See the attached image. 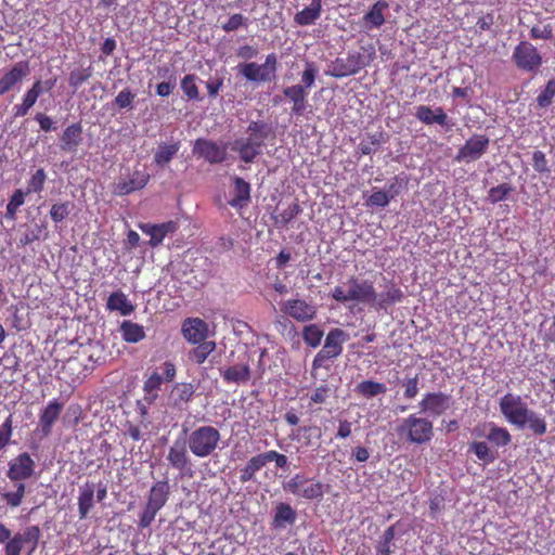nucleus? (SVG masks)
Listing matches in <instances>:
<instances>
[{
	"label": "nucleus",
	"mask_w": 555,
	"mask_h": 555,
	"mask_svg": "<svg viewBox=\"0 0 555 555\" xmlns=\"http://www.w3.org/2000/svg\"><path fill=\"white\" fill-rule=\"evenodd\" d=\"M347 288L336 285L331 297L339 304L358 302L369 306L370 300L374 299V284L369 280H361L356 275H350L345 283Z\"/></svg>",
	"instance_id": "1"
},
{
	"label": "nucleus",
	"mask_w": 555,
	"mask_h": 555,
	"mask_svg": "<svg viewBox=\"0 0 555 555\" xmlns=\"http://www.w3.org/2000/svg\"><path fill=\"white\" fill-rule=\"evenodd\" d=\"M185 441L195 457L205 459L212 455L219 448L221 434L215 426L202 425L191 430Z\"/></svg>",
	"instance_id": "2"
},
{
	"label": "nucleus",
	"mask_w": 555,
	"mask_h": 555,
	"mask_svg": "<svg viewBox=\"0 0 555 555\" xmlns=\"http://www.w3.org/2000/svg\"><path fill=\"white\" fill-rule=\"evenodd\" d=\"M170 495V485L167 479L158 480L151 487L146 503L139 516L138 526L145 529L155 520L157 513L166 505Z\"/></svg>",
	"instance_id": "3"
},
{
	"label": "nucleus",
	"mask_w": 555,
	"mask_h": 555,
	"mask_svg": "<svg viewBox=\"0 0 555 555\" xmlns=\"http://www.w3.org/2000/svg\"><path fill=\"white\" fill-rule=\"evenodd\" d=\"M398 435L416 444L429 442L434 437V425L425 418L411 414L397 428Z\"/></svg>",
	"instance_id": "4"
},
{
	"label": "nucleus",
	"mask_w": 555,
	"mask_h": 555,
	"mask_svg": "<svg viewBox=\"0 0 555 555\" xmlns=\"http://www.w3.org/2000/svg\"><path fill=\"white\" fill-rule=\"evenodd\" d=\"M284 490L305 500L320 501L324 496L325 486L314 478L296 474L284 485Z\"/></svg>",
	"instance_id": "5"
},
{
	"label": "nucleus",
	"mask_w": 555,
	"mask_h": 555,
	"mask_svg": "<svg viewBox=\"0 0 555 555\" xmlns=\"http://www.w3.org/2000/svg\"><path fill=\"white\" fill-rule=\"evenodd\" d=\"M348 339L347 333L341 328L331 330L322 349L315 354L312 361V371L326 367V363L337 358L343 352V344Z\"/></svg>",
	"instance_id": "6"
},
{
	"label": "nucleus",
	"mask_w": 555,
	"mask_h": 555,
	"mask_svg": "<svg viewBox=\"0 0 555 555\" xmlns=\"http://www.w3.org/2000/svg\"><path fill=\"white\" fill-rule=\"evenodd\" d=\"M512 61L518 70L529 74H537L543 64V57L539 50L526 40L516 44L512 53Z\"/></svg>",
	"instance_id": "7"
},
{
	"label": "nucleus",
	"mask_w": 555,
	"mask_h": 555,
	"mask_svg": "<svg viewBox=\"0 0 555 555\" xmlns=\"http://www.w3.org/2000/svg\"><path fill=\"white\" fill-rule=\"evenodd\" d=\"M369 64L363 54L358 51H350L346 57H336L327 72L334 78H343L358 74Z\"/></svg>",
	"instance_id": "8"
},
{
	"label": "nucleus",
	"mask_w": 555,
	"mask_h": 555,
	"mask_svg": "<svg viewBox=\"0 0 555 555\" xmlns=\"http://www.w3.org/2000/svg\"><path fill=\"white\" fill-rule=\"evenodd\" d=\"M500 411L506 421L519 428H524V417L529 409L519 395L507 392L499 402Z\"/></svg>",
	"instance_id": "9"
},
{
	"label": "nucleus",
	"mask_w": 555,
	"mask_h": 555,
	"mask_svg": "<svg viewBox=\"0 0 555 555\" xmlns=\"http://www.w3.org/2000/svg\"><path fill=\"white\" fill-rule=\"evenodd\" d=\"M162 376L158 372L154 371L143 384L144 401L152 404L158 398V391L164 382L170 383L177 375L176 365L171 361H166L163 364Z\"/></svg>",
	"instance_id": "10"
},
{
	"label": "nucleus",
	"mask_w": 555,
	"mask_h": 555,
	"mask_svg": "<svg viewBox=\"0 0 555 555\" xmlns=\"http://www.w3.org/2000/svg\"><path fill=\"white\" fill-rule=\"evenodd\" d=\"M490 140L486 134H474L462 145L454 160L457 163H470L478 160L488 150Z\"/></svg>",
	"instance_id": "11"
},
{
	"label": "nucleus",
	"mask_w": 555,
	"mask_h": 555,
	"mask_svg": "<svg viewBox=\"0 0 555 555\" xmlns=\"http://www.w3.org/2000/svg\"><path fill=\"white\" fill-rule=\"evenodd\" d=\"M227 144H218L217 142L204 138L196 139L193 145V154L205 159L207 163L221 164L227 158Z\"/></svg>",
	"instance_id": "12"
},
{
	"label": "nucleus",
	"mask_w": 555,
	"mask_h": 555,
	"mask_svg": "<svg viewBox=\"0 0 555 555\" xmlns=\"http://www.w3.org/2000/svg\"><path fill=\"white\" fill-rule=\"evenodd\" d=\"M188 449L185 439H176L167 454L169 465L179 470L182 476H190L192 473V462Z\"/></svg>",
	"instance_id": "13"
},
{
	"label": "nucleus",
	"mask_w": 555,
	"mask_h": 555,
	"mask_svg": "<svg viewBox=\"0 0 555 555\" xmlns=\"http://www.w3.org/2000/svg\"><path fill=\"white\" fill-rule=\"evenodd\" d=\"M139 229L150 236L149 245L152 248L159 246L168 234H173L178 231L179 224L173 220H169L159 224L155 223H139Z\"/></svg>",
	"instance_id": "14"
},
{
	"label": "nucleus",
	"mask_w": 555,
	"mask_h": 555,
	"mask_svg": "<svg viewBox=\"0 0 555 555\" xmlns=\"http://www.w3.org/2000/svg\"><path fill=\"white\" fill-rule=\"evenodd\" d=\"M403 297L402 289L391 282L379 294L374 288V299L370 300L369 307L376 311H386L389 307L401 302Z\"/></svg>",
	"instance_id": "15"
},
{
	"label": "nucleus",
	"mask_w": 555,
	"mask_h": 555,
	"mask_svg": "<svg viewBox=\"0 0 555 555\" xmlns=\"http://www.w3.org/2000/svg\"><path fill=\"white\" fill-rule=\"evenodd\" d=\"M281 309L298 322L311 321L317 315V307L304 299H288L282 305Z\"/></svg>",
	"instance_id": "16"
},
{
	"label": "nucleus",
	"mask_w": 555,
	"mask_h": 555,
	"mask_svg": "<svg viewBox=\"0 0 555 555\" xmlns=\"http://www.w3.org/2000/svg\"><path fill=\"white\" fill-rule=\"evenodd\" d=\"M452 404V398L444 392H427L420 402L421 411L427 412L434 416H440L446 413Z\"/></svg>",
	"instance_id": "17"
},
{
	"label": "nucleus",
	"mask_w": 555,
	"mask_h": 555,
	"mask_svg": "<svg viewBox=\"0 0 555 555\" xmlns=\"http://www.w3.org/2000/svg\"><path fill=\"white\" fill-rule=\"evenodd\" d=\"M34 470V460L28 453L24 452L10 462L7 475L11 481H21L30 478Z\"/></svg>",
	"instance_id": "18"
},
{
	"label": "nucleus",
	"mask_w": 555,
	"mask_h": 555,
	"mask_svg": "<svg viewBox=\"0 0 555 555\" xmlns=\"http://www.w3.org/2000/svg\"><path fill=\"white\" fill-rule=\"evenodd\" d=\"M30 73L27 61L16 62L10 70L5 72L0 78V95L11 91L17 83L26 78Z\"/></svg>",
	"instance_id": "19"
},
{
	"label": "nucleus",
	"mask_w": 555,
	"mask_h": 555,
	"mask_svg": "<svg viewBox=\"0 0 555 555\" xmlns=\"http://www.w3.org/2000/svg\"><path fill=\"white\" fill-rule=\"evenodd\" d=\"M208 332V324L199 318H188L181 325L182 336L191 344L206 341Z\"/></svg>",
	"instance_id": "20"
},
{
	"label": "nucleus",
	"mask_w": 555,
	"mask_h": 555,
	"mask_svg": "<svg viewBox=\"0 0 555 555\" xmlns=\"http://www.w3.org/2000/svg\"><path fill=\"white\" fill-rule=\"evenodd\" d=\"M415 117L425 125L437 124L441 127L450 129L453 125L449 122V117L444 109L440 106L433 109L428 105H420L416 107Z\"/></svg>",
	"instance_id": "21"
},
{
	"label": "nucleus",
	"mask_w": 555,
	"mask_h": 555,
	"mask_svg": "<svg viewBox=\"0 0 555 555\" xmlns=\"http://www.w3.org/2000/svg\"><path fill=\"white\" fill-rule=\"evenodd\" d=\"M261 142L254 138L235 140L232 150L240 154L244 163H253L261 153Z\"/></svg>",
	"instance_id": "22"
},
{
	"label": "nucleus",
	"mask_w": 555,
	"mask_h": 555,
	"mask_svg": "<svg viewBox=\"0 0 555 555\" xmlns=\"http://www.w3.org/2000/svg\"><path fill=\"white\" fill-rule=\"evenodd\" d=\"M150 181V175L145 171H134L128 180H120L115 186V194L128 195L134 191L142 190Z\"/></svg>",
	"instance_id": "23"
},
{
	"label": "nucleus",
	"mask_w": 555,
	"mask_h": 555,
	"mask_svg": "<svg viewBox=\"0 0 555 555\" xmlns=\"http://www.w3.org/2000/svg\"><path fill=\"white\" fill-rule=\"evenodd\" d=\"M283 94L293 103L292 114L301 116L307 108V91L305 87L297 83L283 89Z\"/></svg>",
	"instance_id": "24"
},
{
	"label": "nucleus",
	"mask_w": 555,
	"mask_h": 555,
	"mask_svg": "<svg viewBox=\"0 0 555 555\" xmlns=\"http://www.w3.org/2000/svg\"><path fill=\"white\" fill-rule=\"evenodd\" d=\"M233 197L229 205L236 209H242L250 203V184L241 177L233 178Z\"/></svg>",
	"instance_id": "25"
},
{
	"label": "nucleus",
	"mask_w": 555,
	"mask_h": 555,
	"mask_svg": "<svg viewBox=\"0 0 555 555\" xmlns=\"http://www.w3.org/2000/svg\"><path fill=\"white\" fill-rule=\"evenodd\" d=\"M63 410V403L57 400L50 401L47 406L42 410L39 416V423L41 430L44 435H49L52 430L53 425L59 420Z\"/></svg>",
	"instance_id": "26"
},
{
	"label": "nucleus",
	"mask_w": 555,
	"mask_h": 555,
	"mask_svg": "<svg viewBox=\"0 0 555 555\" xmlns=\"http://www.w3.org/2000/svg\"><path fill=\"white\" fill-rule=\"evenodd\" d=\"M82 141V126L75 122L67 126L61 137V147L65 152H76Z\"/></svg>",
	"instance_id": "27"
},
{
	"label": "nucleus",
	"mask_w": 555,
	"mask_h": 555,
	"mask_svg": "<svg viewBox=\"0 0 555 555\" xmlns=\"http://www.w3.org/2000/svg\"><path fill=\"white\" fill-rule=\"evenodd\" d=\"M195 393V386L192 383H177L169 395V399L175 408L182 409L189 403Z\"/></svg>",
	"instance_id": "28"
},
{
	"label": "nucleus",
	"mask_w": 555,
	"mask_h": 555,
	"mask_svg": "<svg viewBox=\"0 0 555 555\" xmlns=\"http://www.w3.org/2000/svg\"><path fill=\"white\" fill-rule=\"evenodd\" d=\"M297 513L288 503H278L274 508L272 519V527L274 529H283L287 525H293L296 521Z\"/></svg>",
	"instance_id": "29"
},
{
	"label": "nucleus",
	"mask_w": 555,
	"mask_h": 555,
	"mask_svg": "<svg viewBox=\"0 0 555 555\" xmlns=\"http://www.w3.org/2000/svg\"><path fill=\"white\" fill-rule=\"evenodd\" d=\"M388 9V3L385 0L376 1L367 13L363 16L365 28L371 30L379 28L385 23L384 12Z\"/></svg>",
	"instance_id": "30"
},
{
	"label": "nucleus",
	"mask_w": 555,
	"mask_h": 555,
	"mask_svg": "<svg viewBox=\"0 0 555 555\" xmlns=\"http://www.w3.org/2000/svg\"><path fill=\"white\" fill-rule=\"evenodd\" d=\"M94 493L95 486L93 482L87 481L82 487H80L78 495V513L80 519L87 518L93 508Z\"/></svg>",
	"instance_id": "31"
},
{
	"label": "nucleus",
	"mask_w": 555,
	"mask_h": 555,
	"mask_svg": "<svg viewBox=\"0 0 555 555\" xmlns=\"http://www.w3.org/2000/svg\"><path fill=\"white\" fill-rule=\"evenodd\" d=\"M322 0H312L310 5L297 12L294 22L299 26L313 25L321 16Z\"/></svg>",
	"instance_id": "32"
},
{
	"label": "nucleus",
	"mask_w": 555,
	"mask_h": 555,
	"mask_svg": "<svg viewBox=\"0 0 555 555\" xmlns=\"http://www.w3.org/2000/svg\"><path fill=\"white\" fill-rule=\"evenodd\" d=\"M268 464L267 452L250 457L241 469L240 480L245 483L255 479V475Z\"/></svg>",
	"instance_id": "33"
},
{
	"label": "nucleus",
	"mask_w": 555,
	"mask_h": 555,
	"mask_svg": "<svg viewBox=\"0 0 555 555\" xmlns=\"http://www.w3.org/2000/svg\"><path fill=\"white\" fill-rule=\"evenodd\" d=\"M221 376L225 383L246 384L251 376L250 366L247 363L235 364L225 369Z\"/></svg>",
	"instance_id": "34"
},
{
	"label": "nucleus",
	"mask_w": 555,
	"mask_h": 555,
	"mask_svg": "<svg viewBox=\"0 0 555 555\" xmlns=\"http://www.w3.org/2000/svg\"><path fill=\"white\" fill-rule=\"evenodd\" d=\"M488 433L486 438L494 447H506L512 441V436L505 427H499L493 422L486 423Z\"/></svg>",
	"instance_id": "35"
},
{
	"label": "nucleus",
	"mask_w": 555,
	"mask_h": 555,
	"mask_svg": "<svg viewBox=\"0 0 555 555\" xmlns=\"http://www.w3.org/2000/svg\"><path fill=\"white\" fill-rule=\"evenodd\" d=\"M192 348L188 352V359L195 364H203L207 358L216 350V343L214 340H206Z\"/></svg>",
	"instance_id": "36"
},
{
	"label": "nucleus",
	"mask_w": 555,
	"mask_h": 555,
	"mask_svg": "<svg viewBox=\"0 0 555 555\" xmlns=\"http://www.w3.org/2000/svg\"><path fill=\"white\" fill-rule=\"evenodd\" d=\"M119 332L122 339L127 343L135 344L145 337L143 326L129 320L122 321Z\"/></svg>",
	"instance_id": "37"
},
{
	"label": "nucleus",
	"mask_w": 555,
	"mask_h": 555,
	"mask_svg": "<svg viewBox=\"0 0 555 555\" xmlns=\"http://www.w3.org/2000/svg\"><path fill=\"white\" fill-rule=\"evenodd\" d=\"M106 307L111 311H119L121 315H129L133 311V306L120 291L109 295Z\"/></svg>",
	"instance_id": "38"
},
{
	"label": "nucleus",
	"mask_w": 555,
	"mask_h": 555,
	"mask_svg": "<svg viewBox=\"0 0 555 555\" xmlns=\"http://www.w3.org/2000/svg\"><path fill=\"white\" fill-rule=\"evenodd\" d=\"M179 150L180 142H175L171 144H159L154 155V162L158 166L164 167L165 165L171 162V159L175 157Z\"/></svg>",
	"instance_id": "39"
},
{
	"label": "nucleus",
	"mask_w": 555,
	"mask_h": 555,
	"mask_svg": "<svg viewBox=\"0 0 555 555\" xmlns=\"http://www.w3.org/2000/svg\"><path fill=\"white\" fill-rule=\"evenodd\" d=\"M528 425L529 429L535 436H543L547 431V425L544 417L529 410L527 415L524 417V427Z\"/></svg>",
	"instance_id": "40"
},
{
	"label": "nucleus",
	"mask_w": 555,
	"mask_h": 555,
	"mask_svg": "<svg viewBox=\"0 0 555 555\" xmlns=\"http://www.w3.org/2000/svg\"><path fill=\"white\" fill-rule=\"evenodd\" d=\"M356 391L365 398H372L378 395H384L387 391V387L383 383L363 380L357 385Z\"/></svg>",
	"instance_id": "41"
},
{
	"label": "nucleus",
	"mask_w": 555,
	"mask_h": 555,
	"mask_svg": "<svg viewBox=\"0 0 555 555\" xmlns=\"http://www.w3.org/2000/svg\"><path fill=\"white\" fill-rule=\"evenodd\" d=\"M240 73L249 81H269V76H267L261 68V66L257 63H245L240 66Z\"/></svg>",
	"instance_id": "42"
},
{
	"label": "nucleus",
	"mask_w": 555,
	"mask_h": 555,
	"mask_svg": "<svg viewBox=\"0 0 555 555\" xmlns=\"http://www.w3.org/2000/svg\"><path fill=\"white\" fill-rule=\"evenodd\" d=\"M469 451H472L476 457L485 464L492 463L496 455L493 453L488 443L485 441H474L469 444Z\"/></svg>",
	"instance_id": "43"
},
{
	"label": "nucleus",
	"mask_w": 555,
	"mask_h": 555,
	"mask_svg": "<svg viewBox=\"0 0 555 555\" xmlns=\"http://www.w3.org/2000/svg\"><path fill=\"white\" fill-rule=\"evenodd\" d=\"M26 191L24 192L21 189H17L13 192L12 196L9 199L5 210V218L10 220L16 219V212L18 208L25 203V195H27Z\"/></svg>",
	"instance_id": "44"
},
{
	"label": "nucleus",
	"mask_w": 555,
	"mask_h": 555,
	"mask_svg": "<svg viewBox=\"0 0 555 555\" xmlns=\"http://www.w3.org/2000/svg\"><path fill=\"white\" fill-rule=\"evenodd\" d=\"M196 79L197 77L193 74H188L181 79V90L188 100L198 101L201 99Z\"/></svg>",
	"instance_id": "45"
},
{
	"label": "nucleus",
	"mask_w": 555,
	"mask_h": 555,
	"mask_svg": "<svg viewBox=\"0 0 555 555\" xmlns=\"http://www.w3.org/2000/svg\"><path fill=\"white\" fill-rule=\"evenodd\" d=\"M323 331L317 324H309L302 330V339L306 345L315 348L320 345Z\"/></svg>",
	"instance_id": "46"
},
{
	"label": "nucleus",
	"mask_w": 555,
	"mask_h": 555,
	"mask_svg": "<svg viewBox=\"0 0 555 555\" xmlns=\"http://www.w3.org/2000/svg\"><path fill=\"white\" fill-rule=\"evenodd\" d=\"M306 447H311L322 437V430L318 425L302 426L298 429Z\"/></svg>",
	"instance_id": "47"
},
{
	"label": "nucleus",
	"mask_w": 555,
	"mask_h": 555,
	"mask_svg": "<svg viewBox=\"0 0 555 555\" xmlns=\"http://www.w3.org/2000/svg\"><path fill=\"white\" fill-rule=\"evenodd\" d=\"M92 76V67L88 66L86 68H76L69 73L68 83L75 90L78 89L82 83L88 81V79Z\"/></svg>",
	"instance_id": "48"
},
{
	"label": "nucleus",
	"mask_w": 555,
	"mask_h": 555,
	"mask_svg": "<svg viewBox=\"0 0 555 555\" xmlns=\"http://www.w3.org/2000/svg\"><path fill=\"white\" fill-rule=\"evenodd\" d=\"M26 488L24 483H17L16 490L13 492L1 493V499L7 503L8 506L14 508L18 507L24 499Z\"/></svg>",
	"instance_id": "49"
},
{
	"label": "nucleus",
	"mask_w": 555,
	"mask_h": 555,
	"mask_svg": "<svg viewBox=\"0 0 555 555\" xmlns=\"http://www.w3.org/2000/svg\"><path fill=\"white\" fill-rule=\"evenodd\" d=\"M73 204L70 202L56 203L51 206L50 217L54 223H60L65 220L72 210Z\"/></svg>",
	"instance_id": "50"
},
{
	"label": "nucleus",
	"mask_w": 555,
	"mask_h": 555,
	"mask_svg": "<svg viewBox=\"0 0 555 555\" xmlns=\"http://www.w3.org/2000/svg\"><path fill=\"white\" fill-rule=\"evenodd\" d=\"M382 137H383V134L380 132L375 133V134H369L367 139L362 140L359 143V145H358L359 153L361 155H370V154L374 153L376 151V149L382 143Z\"/></svg>",
	"instance_id": "51"
},
{
	"label": "nucleus",
	"mask_w": 555,
	"mask_h": 555,
	"mask_svg": "<svg viewBox=\"0 0 555 555\" xmlns=\"http://www.w3.org/2000/svg\"><path fill=\"white\" fill-rule=\"evenodd\" d=\"M38 99L39 98H37L35 94H33L30 91L27 90L23 96L22 103L16 104L13 107L14 117L18 118V117L26 116L28 114V112L30 111V108L36 104Z\"/></svg>",
	"instance_id": "52"
},
{
	"label": "nucleus",
	"mask_w": 555,
	"mask_h": 555,
	"mask_svg": "<svg viewBox=\"0 0 555 555\" xmlns=\"http://www.w3.org/2000/svg\"><path fill=\"white\" fill-rule=\"evenodd\" d=\"M22 544H30V551H35L40 539V528L36 525L27 527L22 533L20 532Z\"/></svg>",
	"instance_id": "53"
},
{
	"label": "nucleus",
	"mask_w": 555,
	"mask_h": 555,
	"mask_svg": "<svg viewBox=\"0 0 555 555\" xmlns=\"http://www.w3.org/2000/svg\"><path fill=\"white\" fill-rule=\"evenodd\" d=\"M514 188L509 183H501L489 190L488 201L492 204L504 201L512 192Z\"/></svg>",
	"instance_id": "54"
},
{
	"label": "nucleus",
	"mask_w": 555,
	"mask_h": 555,
	"mask_svg": "<svg viewBox=\"0 0 555 555\" xmlns=\"http://www.w3.org/2000/svg\"><path fill=\"white\" fill-rule=\"evenodd\" d=\"M555 96V79H550L544 89L537 96V104L539 107L544 108L552 104Z\"/></svg>",
	"instance_id": "55"
},
{
	"label": "nucleus",
	"mask_w": 555,
	"mask_h": 555,
	"mask_svg": "<svg viewBox=\"0 0 555 555\" xmlns=\"http://www.w3.org/2000/svg\"><path fill=\"white\" fill-rule=\"evenodd\" d=\"M47 180L44 169L39 168L28 180L26 193H40Z\"/></svg>",
	"instance_id": "56"
},
{
	"label": "nucleus",
	"mask_w": 555,
	"mask_h": 555,
	"mask_svg": "<svg viewBox=\"0 0 555 555\" xmlns=\"http://www.w3.org/2000/svg\"><path fill=\"white\" fill-rule=\"evenodd\" d=\"M247 131L250 133L248 138H254L263 145V141L267 139L270 129L263 121H251L248 125Z\"/></svg>",
	"instance_id": "57"
},
{
	"label": "nucleus",
	"mask_w": 555,
	"mask_h": 555,
	"mask_svg": "<svg viewBox=\"0 0 555 555\" xmlns=\"http://www.w3.org/2000/svg\"><path fill=\"white\" fill-rule=\"evenodd\" d=\"M318 75V68L313 62H307L305 65V69L301 74V86L306 89L311 88Z\"/></svg>",
	"instance_id": "58"
},
{
	"label": "nucleus",
	"mask_w": 555,
	"mask_h": 555,
	"mask_svg": "<svg viewBox=\"0 0 555 555\" xmlns=\"http://www.w3.org/2000/svg\"><path fill=\"white\" fill-rule=\"evenodd\" d=\"M529 36L533 40H548L553 37V27L551 24L533 25L530 29Z\"/></svg>",
	"instance_id": "59"
},
{
	"label": "nucleus",
	"mask_w": 555,
	"mask_h": 555,
	"mask_svg": "<svg viewBox=\"0 0 555 555\" xmlns=\"http://www.w3.org/2000/svg\"><path fill=\"white\" fill-rule=\"evenodd\" d=\"M241 27H247V18L240 13L231 15L221 26L225 33L235 31Z\"/></svg>",
	"instance_id": "60"
},
{
	"label": "nucleus",
	"mask_w": 555,
	"mask_h": 555,
	"mask_svg": "<svg viewBox=\"0 0 555 555\" xmlns=\"http://www.w3.org/2000/svg\"><path fill=\"white\" fill-rule=\"evenodd\" d=\"M12 424V415H9L0 425V451L10 443L13 430Z\"/></svg>",
	"instance_id": "61"
},
{
	"label": "nucleus",
	"mask_w": 555,
	"mask_h": 555,
	"mask_svg": "<svg viewBox=\"0 0 555 555\" xmlns=\"http://www.w3.org/2000/svg\"><path fill=\"white\" fill-rule=\"evenodd\" d=\"M330 397V387L327 385H320L317 387L309 397V405L323 404Z\"/></svg>",
	"instance_id": "62"
},
{
	"label": "nucleus",
	"mask_w": 555,
	"mask_h": 555,
	"mask_svg": "<svg viewBox=\"0 0 555 555\" xmlns=\"http://www.w3.org/2000/svg\"><path fill=\"white\" fill-rule=\"evenodd\" d=\"M301 212V208L298 203L291 204L286 209H284L278 217V221L283 225L288 224L293 219H295Z\"/></svg>",
	"instance_id": "63"
},
{
	"label": "nucleus",
	"mask_w": 555,
	"mask_h": 555,
	"mask_svg": "<svg viewBox=\"0 0 555 555\" xmlns=\"http://www.w3.org/2000/svg\"><path fill=\"white\" fill-rule=\"evenodd\" d=\"M23 544L20 539V532L11 537L4 545V555H21Z\"/></svg>",
	"instance_id": "64"
}]
</instances>
